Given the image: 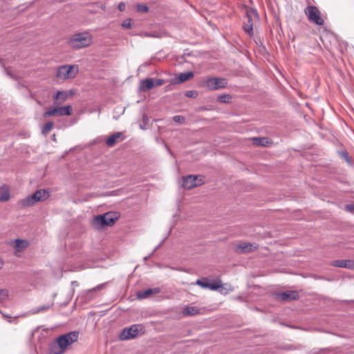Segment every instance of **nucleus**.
I'll list each match as a JSON object with an SVG mask.
<instances>
[{"label":"nucleus","mask_w":354,"mask_h":354,"mask_svg":"<svg viewBox=\"0 0 354 354\" xmlns=\"http://www.w3.org/2000/svg\"><path fill=\"white\" fill-rule=\"evenodd\" d=\"M79 333L72 331L60 335L49 346V354H63L67 348L77 341Z\"/></svg>","instance_id":"1"},{"label":"nucleus","mask_w":354,"mask_h":354,"mask_svg":"<svg viewBox=\"0 0 354 354\" xmlns=\"http://www.w3.org/2000/svg\"><path fill=\"white\" fill-rule=\"evenodd\" d=\"M246 4V0H245ZM245 19H247V24L245 26V32H248L250 37L254 35V29H256L259 24V16L257 11L245 5Z\"/></svg>","instance_id":"2"},{"label":"nucleus","mask_w":354,"mask_h":354,"mask_svg":"<svg viewBox=\"0 0 354 354\" xmlns=\"http://www.w3.org/2000/svg\"><path fill=\"white\" fill-rule=\"evenodd\" d=\"M91 35L85 32L74 34L68 40V45L73 49H80L92 44Z\"/></svg>","instance_id":"3"},{"label":"nucleus","mask_w":354,"mask_h":354,"mask_svg":"<svg viewBox=\"0 0 354 354\" xmlns=\"http://www.w3.org/2000/svg\"><path fill=\"white\" fill-rule=\"evenodd\" d=\"M119 214L116 212H109L95 217L93 223L101 226H111L118 219Z\"/></svg>","instance_id":"4"},{"label":"nucleus","mask_w":354,"mask_h":354,"mask_svg":"<svg viewBox=\"0 0 354 354\" xmlns=\"http://www.w3.org/2000/svg\"><path fill=\"white\" fill-rule=\"evenodd\" d=\"M77 72V66L63 65L57 68L56 76L59 80H65L75 77Z\"/></svg>","instance_id":"5"},{"label":"nucleus","mask_w":354,"mask_h":354,"mask_svg":"<svg viewBox=\"0 0 354 354\" xmlns=\"http://www.w3.org/2000/svg\"><path fill=\"white\" fill-rule=\"evenodd\" d=\"M205 183V177L202 175H187L183 177V187L187 189L200 186Z\"/></svg>","instance_id":"6"},{"label":"nucleus","mask_w":354,"mask_h":354,"mask_svg":"<svg viewBox=\"0 0 354 354\" xmlns=\"http://www.w3.org/2000/svg\"><path fill=\"white\" fill-rule=\"evenodd\" d=\"M304 12L306 15L309 21H310L311 23H313L318 26L324 25V20L322 17L320 11L316 6H307L304 10Z\"/></svg>","instance_id":"7"},{"label":"nucleus","mask_w":354,"mask_h":354,"mask_svg":"<svg viewBox=\"0 0 354 354\" xmlns=\"http://www.w3.org/2000/svg\"><path fill=\"white\" fill-rule=\"evenodd\" d=\"M72 114V107L69 105L60 106V107H53L50 109L48 111H46L44 113V117H52V116H65V115H71Z\"/></svg>","instance_id":"8"},{"label":"nucleus","mask_w":354,"mask_h":354,"mask_svg":"<svg viewBox=\"0 0 354 354\" xmlns=\"http://www.w3.org/2000/svg\"><path fill=\"white\" fill-rule=\"evenodd\" d=\"M205 85L211 91L226 88L227 80L223 77H210L206 80Z\"/></svg>","instance_id":"9"},{"label":"nucleus","mask_w":354,"mask_h":354,"mask_svg":"<svg viewBox=\"0 0 354 354\" xmlns=\"http://www.w3.org/2000/svg\"><path fill=\"white\" fill-rule=\"evenodd\" d=\"M143 327L139 324L132 325L129 328H125L120 333V338L122 340L130 339L136 337Z\"/></svg>","instance_id":"10"},{"label":"nucleus","mask_w":354,"mask_h":354,"mask_svg":"<svg viewBox=\"0 0 354 354\" xmlns=\"http://www.w3.org/2000/svg\"><path fill=\"white\" fill-rule=\"evenodd\" d=\"M196 284L203 288H208L212 290H218L221 287L220 281H214V282L210 283L207 278L198 279L196 281Z\"/></svg>","instance_id":"11"},{"label":"nucleus","mask_w":354,"mask_h":354,"mask_svg":"<svg viewBox=\"0 0 354 354\" xmlns=\"http://www.w3.org/2000/svg\"><path fill=\"white\" fill-rule=\"evenodd\" d=\"M278 297L284 301H290L292 300L298 299L299 296L297 291L295 290H288L282 292H279L278 295Z\"/></svg>","instance_id":"12"},{"label":"nucleus","mask_w":354,"mask_h":354,"mask_svg":"<svg viewBox=\"0 0 354 354\" xmlns=\"http://www.w3.org/2000/svg\"><path fill=\"white\" fill-rule=\"evenodd\" d=\"M124 137L122 132H115L110 136L106 140V144L108 147H112L118 142L124 140Z\"/></svg>","instance_id":"13"},{"label":"nucleus","mask_w":354,"mask_h":354,"mask_svg":"<svg viewBox=\"0 0 354 354\" xmlns=\"http://www.w3.org/2000/svg\"><path fill=\"white\" fill-rule=\"evenodd\" d=\"M330 265L337 268H354V261L352 260H335L330 263Z\"/></svg>","instance_id":"14"},{"label":"nucleus","mask_w":354,"mask_h":354,"mask_svg":"<svg viewBox=\"0 0 354 354\" xmlns=\"http://www.w3.org/2000/svg\"><path fill=\"white\" fill-rule=\"evenodd\" d=\"M160 292V290L159 288H149V289L138 292L137 293V298L139 299H145L151 295L158 294Z\"/></svg>","instance_id":"15"},{"label":"nucleus","mask_w":354,"mask_h":354,"mask_svg":"<svg viewBox=\"0 0 354 354\" xmlns=\"http://www.w3.org/2000/svg\"><path fill=\"white\" fill-rule=\"evenodd\" d=\"M154 79L146 78L140 82V89L142 91H147L154 88Z\"/></svg>","instance_id":"16"},{"label":"nucleus","mask_w":354,"mask_h":354,"mask_svg":"<svg viewBox=\"0 0 354 354\" xmlns=\"http://www.w3.org/2000/svg\"><path fill=\"white\" fill-rule=\"evenodd\" d=\"M69 94L66 91H58L55 95H53V100L55 104H61L64 102L68 97Z\"/></svg>","instance_id":"17"},{"label":"nucleus","mask_w":354,"mask_h":354,"mask_svg":"<svg viewBox=\"0 0 354 354\" xmlns=\"http://www.w3.org/2000/svg\"><path fill=\"white\" fill-rule=\"evenodd\" d=\"M193 77L194 73L192 72L182 73L177 77L172 80V82L175 84L183 83Z\"/></svg>","instance_id":"18"},{"label":"nucleus","mask_w":354,"mask_h":354,"mask_svg":"<svg viewBox=\"0 0 354 354\" xmlns=\"http://www.w3.org/2000/svg\"><path fill=\"white\" fill-rule=\"evenodd\" d=\"M37 202L39 201L37 200L35 194H33L22 199L21 201V204L22 207H30L34 205Z\"/></svg>","instance_id":"19"},{"label":"nucleus","mask_w":354,"mask_h":354,"mask_svg":"<svg viewBox=\"0 0 354 354\" xmlns=\"http://www.w3.org/2000/svg\"><path fill=\"white\" fill-rule=\"evenodd\" d=\"M201 309L197 306H186L183 310L184 316H193L200 314Z\"/></svg>","instance_id":"20"},{"label":"nucleus","mask_w":354,"mask_h":354,"mask_svg":"<svg viewBox=\"0 0 354 354\" xmlns=\"http://www.w3.org/2000/svg\"><path fill=\"white\" fill-rule=\"evenodd\" d=\"M253 143L257 146L268 147L272 142L267 138H254Z\"/></svg>","instance_id":"21"},{"label":"nucleus","mask_w":354,"mask_h":354,"mask_svg":"<svg viewBox=\"0 0 354 354\" xmlns=\"http://www.w3.org/2000/svg\"><path fill=\"white\" fill-rule=\"evenodd\" d=\"M37 196V200L38 201H41L47 199L49 197V193L46 189H39L34 193Z\"/></svg>","instance_id":"22"},{"label":"nucleus","mask_w":354,"mask_h":354,"mask_svg":"<svg viewBox=\"0 0 354 354\" xmlns=\"http://www.w3.org/2000/svg\"><path fill=\"white\" fill-rule=\"evenodd\" d=\"M28 242L26 240L22 239H16L15 241L14 247L18 250L20 251L26 248L28 246Z\"/></svg>","instance_id":"23"},{"label":"nucleus","mask_w":354,"mask_h":354,"mask_svg":"<svg viewBox=\"0 0 354 354\" xmlns=\"http://www.w3.org/2000/svg\"><path fill=\"white\" fill-rule=\"evenodd\" d=\"M53 306V303L47 304L37 308L32 309V313H39L41 312H45L51 308Z\"/></svg>","instance_id":"24"},{"label":"nucleus","mask_w":354,"mask_h":354,"mask_svg":"<svg viewBox=\"0 0 354 354\" xmlns=\"http://www.w3.org/2000/svg\"><path fill=\"white\" fill-rule=\"evenodd\" d=\"M53 125L54 124L53 122H46L41 129L42 134H44V136L48 135L50 133V131L53 129Z\"/></svg>","instance_id":"25"},{"label":"nucleus","mask_w":354,"mask_h":354,"mask_svg":"<svg viewBox=\"0 0 354 354\" xmlns=\"http://www.w3.org/2000/svg\"><path fill=\"white\" fill-rule=\"evenodd\" d=\"M232 100V96L229 94L220 95L217 97L218 102L221 103H230Z\"/></svg>","instance_id":"26"},{"label":"nucleus","mask_w":354,"mask_h":354,"mask_svg":"<svg viewBox=\"0 0 354 354\" xmlns=\"http://www.w3.org/2000/svg\"><path fill=\"white\" fill-rule=\"evenodd\" d=\"M10 198V193L8 189H3L0 193V201H7Z\"/></svg>","instance_id":"27"},{"label":"nucleus","mask_w":354,"mask_h":354,"mask_svg":"<svg viewBox=\"0 0 354 354\" xmlns=\"http://www.w3.org/2000/svg\"><path fill=\"white\" fill-rule=\"evenodd\" d=\"M137 11L142 13H146L149 11V7L145 4L138 3L136 5Z\"/></svg>","instance_id":"28"},{"label":"nucleus","mask_w":354,"mask_h":354,"mask_svg":"<svg viewBox=\"0 0 354 354\" xmlns=\"http://www.w3.org/2000/svg\"><path fill=\"white\" fill-rule=\"evenodd\" d=\"M258 245L257 244H252V243H245V252H251L256 249H257Z\"/></svg>","instance_id":"29"},{"label":"nucleus","mask_w":354,"mask_h":354,"mask_svg":"<svg viewBox=\"0 0 354 354\" xmlns=\"http://www.w3.org/2000/svg\"><path fill=\"white\" fill-rule=\"evenodd\" d=\"M8 297V291L6 289H0V301H3Z\"/></svg>","instance_id":"30"},{"label":"nucleus","mask_w":354,"mask_h":354,"mask_svg":"<svg viewBox=\"0 0 354 354\" xmlns=\"http://www.w3.org/2000/svg\"><path fill=\"white\" fill-rule=\"evenodd\" d=\"M172 119L175 122L179 124H185L186 121V118L183 115H175Z\"/></svg>","instance_id":"31"},{"label":"nucleus","mask_w":354,"mask_h":354,"mask_svg":"<svg viewBox=\"0 0 354 354\" xmlns=\"http://www.w3.org/2000/svg\"><path fill=\"white\" fill-rule=\"evenodd\" d=\"M122 26L124 28H131V19H125V20L122 23Z\"/></svg>","instance_id":"32"},{"label":"nucleus","mask_w":354,"mask_h":354,"mask_svg":"<svg viewBox=\"0 0 354 354\" xmlns=\"http://www.w3.org/2000/svg\"><path fill=\"white\" fill-rule=\"evenodd\" d=\"M198 95V92L196 91H188L185 93V96L187 97H193L195 98Z\"/></svg>","instance_id":"33"},{"label":"nucleus","mask_w":354,"mask_h":354,"mask_svg":"<svg viewBox=\"0 0 354 354\" xmlns=\"http://www.w3.org/2000/svg\"><path fill=\"white\" fill-rule=\"evenodd\" d=\"M165 82V81L162 79H154V86L156 87L162 86Z\"/></svg>","instance_id":"34"},{"label":"nucleus","mask_w":354,"mask_h":354,"mask_svg":"<svg viewBox=\"0 0 354 354\" xmlns=\"http://www.w3.org/2000/svg\"><path fill=\"white\" fill-rule=\"evenodd\" d=\"M345 209L348 212L354 213V203L346 205Z\"/></svg>","instance_id":"35"},{"label":"nucleus","mask_w":354,"mask_h":354,"mask_svg":"<svg viewBox=\"0 0 354 354\" xmlns=\"http://www.w3.org/2000/svg\"><path fill=\"white\" fill-rule=\"evenodd\" d=\"M105 286H106V283L100 284V285L97 286L96 287H95L94 288L91 289L90 291L100 290L103 289L105 287Z\"/></svg>","instance_id":"36"},{"label":"nucleus","mask_w":354,"mask_h":354,"mask_svg":"<svg viewBox=\"0 0 354 354\" xmlns=\"http://www.w3.org/2000/svg\"><path fill=\"white\" fill-rule=\"evenodd\" d=\"M118 9L120 11L123 12L126 9V4L124 2H120L118 5Z\"/></svg>","instance_id":"37"},{"label":"nucleus","mask_w":354,"mask_h":354,"mask_svg":"<svg viewBox=\"0 0 354 354\" xmlns=\"http://www.w3.org/2000/svg\"><path fill=\"white\" fill-rule=\"evenodd\" d=\"M342 157L343 158L348 162H351V158L348 156V153L347 152L342 153Z\"/></svg>","instance_id":"38"},{"label":"nucleus","mask_w":354,"mask_h":354,"mask_svg":"<svg viewBox=\"0 0 354 354\" xmlns=\"http://www.w3.org/2000/svg\"><path fill=\"white\" fill-rule=\"evenodd\" d=\"M142 120L144 122H147L148 121V118L146 115H144L143 117H142Z\"/></svg>","instance_id":"39"},{"label":"nucleus","mask_w":354,"mask_h":354,"mask_svg":"<svg viewBox=\"0 0 354 354\" xmlns=\"http://www.w3.org/2000/svg\"><path fill=\"white\" fill-rule=\"evenodd\" d=\"M239 249L241 250L240 252H242L243 251V246L241 245H239Z\"/></svg>","instance_id":"40"},{"label":"nucleus","mask_w":354,"mask_h":354,"mask_svg":"<svg viewBox=\"0 0 354 354\" xmlns=\"http://www.w3.org/2000/svg\"><path fill=\"white\" fill-rule=\"evenodd\" d=\"M52 139H53V140H56V139H55V134L53 136Z\"/></svg>","instance_id":"41"},{"label":"nucleus","mask_w":354,"mask_h":354,"mask_svg":"<svg viewBox=\"0 0 354 354\" xmlns=\"http://www.w3.org/2000/svg\"><path fill=\"white\" fill-rule=\"evenodd\" d=\"M158 247H159V245H158V246H157L156 248H155V249L153 250V252H155V251L157 250V248H158Z\"/></svg>","instance_id":"42"},{"label":"nucleus","mask_w":354,"mask_h":354,"mask_svg":"<svg viewBox=\"0 0 354 354\" xmlns=\"http://www.w3.org/2000/svg\"><path fill=\"white\" fill-rule=\"evenodd\" d=\"M351 301L354 302V300H353V301H346V302H351Z\"/></svg>","instance_id":"43"},{"label":"nucleus","mask_w":354,"mask_h":354,"mask_svg":"<svg viewBox=\"0 0 354 354\" xmlns=\"http://www.w3.org/2000/svg\"><path fill=\"white\" fill-rule=\"evenodd\" d=\"M249 1H251V0H248Z\"/></svg>","instance_id":"44"}]
</instances>
